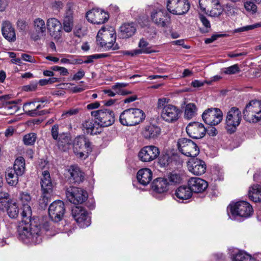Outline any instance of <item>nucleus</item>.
<instances>
[{
	"mask_svg": "<svg viewBox=\"0 0 261 261\" xmlns=\"http://www.w3.org/2000/svg\"><path fill=\"white\" fill-rule=\"evenodd\" d=\"M20 198L23 204V210L21 213L22 220L18 230L19 238L25 243L39 244L42 240L40 228L30 224L32 210L29 203L31 197L28 193H22Z\"/></svg>",
	"mask_w": 261,
	"mask_h": 261,
	"instance_id": "obj_1",
	"label": "nucleus"
},
{
	"mask_svg": "<svg viewBox=\"0 0 261 261\" xmlns=\"http://www.w3.org/2000/svg\"><path fill=\"white\" fill-rule=\"evenodd\" d=\"M169 98H159L157 102V108L160 111L161 118L164 121L173 123L179 119L181 111L178 107L169 103Z\"/></svg>",
	"mask_w": 261,
	"mask_h": 261,
	"instance_id": "obj_2",
	"label": "nucleus"
},
{
	"mask_svg": "<svg viewBox=\"0 0 261 261\" xmlns=\"http://www.w3.org/2000/svg\"><path fill=\"white\" fill-rule=\"evenodd\" d=\"M116 34L114 30H106L102 27L98 32L96 41L98 43L106 50H117L119 45L116 43Z\"/></svg>",
	"mask_w": 261,
	"mask_h": 261,
	"instance_id": "obj_3",
	"label": "nucleus"
},
{
	"mask_svg": "<svg viewBox=\"0 0 261 261\" xmlns=\"http://www.w3.org/2000/svg\"><path fill=\"white\" fill-rule=\"evenodd\" d=\"M145 115L142 110L130 108L123 111L119 116V121L124 126H134L144 119Z\"/></svg>",
	"mask_w": 261,
	"mask_h": 261,
	"instance_id": "obj_4",
	"label": "nucleus"
},
{
	"mask_svg": "<svg viewBox=\"0 0 261 261\" xmlns=\"http://www.w3.org/2000/svg\"><path fill=\"white\" fill-rule=\"evenodd\" d=\"M228 215L230 218V214L232 219L237 217L248 218L253 213L252 206L247 201H240L234 204H230L227 207Z\"/></svg>",
	"mask_w": 261,
	"mask_h": 261,
	"instance_id": "obj_5",
	"label": "nucleus"
},
{
	"mask_svg": "<svg viewBox=\"0 0 261 261\" xmlns=\"http://www.w3.org/2000/svg\"><path fill=\"white\" fill-rule=\"evenodd\" d=\"M73 152L75 155L82 159H86L92 152L91 142L85 136H79L73 142Z\"/></svg>",
	"mask_w": 261,
	"mask_h": 261,
	"instance_id": "obj_6",
	"label": "nucleus"
},
{
	"mask_svg": "<svg viewBox=\"0 0 261 261\" xmlns=\"http://www.w3.org/2000/svg\"><path fill=\"white\" fill-rule=\"evenodd\" d=\"M244 119L249 122H257L261 119V101L252 100L243 111Z\"/></svg>",
	"mask_w": 261,
	"mask_h": 261,
	"instance_id": "obj_7",
	"label": "nucleus"
},
{
	"mask_svg": "<svg viewBox=\"0 0 261 261\" xmlns=\"http://www.w3.org/2000/svg\"><path fill=\"white\" fill-rule=\"evenodd\" d=\"M47 101L45 98L34 99L32 101L24 103L23 110L27 114L32 117L45 114L47 112L46 111H39V110L44 108V105L42 104Z\"/></svg>",
	"mask_w": 261,
	"mask_h": 261,
	"instance_id": "obj_8",
	"label": "nucleus"
},
{
	"mask_svg": "<svg viewBox=\"0 0 261 261\" xmlns=\"http://www.w3.org/2000/svg\"><path fill=\"white\" fill-rule=\"evenodd\" d=\"M179 151L186 156L195 157L199 153V149L196 144L190 139H179L177 143Z\"/></svg>",
	"mask_w": 261,
	"mask_h": 261,
	"instance_id": "obj_9",
	"label": "nucleus"
},
{
	"mask_svg": "<svg viewBox=\"0 0 261 261\" xmlns=\"http://www.w3.org/2000/svg\"><path fill=\"white\" fill-rule=\"evenodd\" d=\"M92 116L95 118L99 126L107 127L111 125L115 121L113 112L108 110H99L91 112Z\"/></svg>",
	"mask_w": 261,
	"mask_h": 261,
	"instance_id": "obj_10",
	"label": "nucleus"
},
{
	"mask_svg": "<svg viewBox=\"0 0 261 261\" xmlns=\"http://www.w3.org/2000/svg\"><path fill=\"white\" fill-rule=\"evenodd\" d=\"M242 115L240 110L237 107H232L228 112L226 118V128L230 134L234 132L240 124Z\"/></svg>",
	"mask_w": 261,
	"mask_h": 261,
	"instance_id": "obj_11",
	"label": "nucleus"
},
{
	"mask_svg": "<svg viewBox=\"0 0 261 261\" xmlns=\"http://www.w3.org/2000/svg\"><path fill=\"white\" fill-rule=\"evenodd\" d=\"M190 4L188 0H168L167 9L171 13L175 15H184L190 9Z\"/></svg>",
	"mask_w": 261,
	"mask_h": 261,
	"instance_id": "obj_12",
	"label": "nucleus"
},
{
	"mask_svg": "<svg viewBox=\"0 0 261 261\" xmlns=\"http://www.w3.org/2000/svg\"><path fill=\"white\" fill-rule=\"evenodd\" d=\"M150 17L152 21L158 27H167L170 23V17L164 9L157 8L152 10Z\"/></svg>",
	"mask_w": 261,
	"mask_h": 261,
	"instance_id": "obj_13",
	"label": "nucleus"
},
{
	"mask_svg": "<svg viewBox=\"0 0 261 261\" xmlns=\"http://www.w3.org/2000/svg\"><path fill=\"white\" fill-rule=\"evenodd\" d=\"M68 200L74 204H81L86 200L88 194L86 191L76 187H70L66 191Z\"/></svg>",
	"mask_w": 261,
	"mask_h": 261,
	"instance_id": "obj_14",
	"label": "nucleus"
},
{
	"mask_svg": "<svg viewBox=\"0 0 261 261\" xmlns=\"http://www.w3.org/2000/svg\"><path fill=\"white\" fill-rule=\"evenodd\" d=\"M202 117L205 123L210 125H216L220 123L223 118V113L218 108H210L205 110Z\"/></svg>",
	"mask_w": 261,
	"mask_h": 261,
	"instance_id": "obj_15",
	"label": "nucleus"
},
{
	"mask_svg": "<svg viewBox=\"0 0 261 261\" xmlns=\"http://www.w3.org/2000/svg\"><path fill=\"white\" fill-rule=\"evenodd\" d=\"M72 215L79 226L85 228L91 224V218L88 212L80 206H75L72 210Z\"/></svg>",
	"mask_w": 261,
	"mask_h": 261,
	"instance_id": "obj_16",
	"label": "nucleus"
},
{
	"mask_svg": "<svg viewBox=\"0 0 261 261\" xmlns=\"http://www.w3.org/2000/svg\"><path fill=\"white\" fill-rule=\"evenodd\" d=\"M160 151L154 145L143 147L138 153L139 159L143 162H150L159 156Z\"/></svg>",
	"mask_w": 261,
	"mask_h": 261,
	"instance_id": "obj_17",
	"label": "nucleus"
},
{
	"mask_svg": "<svg viewBox=\"0 0 261 261\" xmlns=\"http://www.w3.org/2000/svg\"><path fill=\"white\" fill-rule=\"evenodd\" d=\"M65 212L64 202L61 200H56L50 204L48 208L50 218L54 222L62 220Z\"/></svg>",
	"mask_w": 261,
	"mask_h": 261,
	"instance_id": "obj_18",
	"label": "nucleus"
},
{
	"mask_svg": "<svg viewBox=\"0 0 261 261\" xmlns=\"http://www.w3.org/2000/svg\"><path fill=\"white\" fill-rule=\"evenodd\" d=\"M87 20L94 24H102L107 21L109 15L100 9H92L87 12L86 15Z\"/></svg>",
	"mask_w": 261,
	"mask_h": 261,
	"instance_id": "obj_19",
	"label": "nucleus"
},
{
	"mask_svg": "<svg viewBox=\"0 0 261 261\" xmlns=\"http://www.w3.org/2000/svg\"><path fill=\"white\" fill-rule=\"evenodd\" d=\"M41 187L42 192V197L44 202H47L48 196L52 193L53 184L51 180L50 174L47 170L42 172V177L41 179Z\"/></svg>",
	"mask_w": 261,
	"mask_h": 261,
	"instance_id": "obj_20",
	"label": "nucleus"
},
{
	"mask_svg": "<svg viewBox=\"0 0 261 261\" xmlns=\"http://www.w3.org/2000/svg\"><path fill=\"white\" fill-rule=\"evenodd\" d=\"M186 132L190 137L194 139H200L205 135L206 129L203 124L193 122L187 125Z\"/></svg>",
	"mask_w": 261,
	"mask_h": 261,
	"instance_id": "obj_21",
	"label": "nucleus"
},
{
	"mask_svg": "<svg viewBox=\"0 0 261 261\" xmlns=\"http://www.w3.org/2000/svg\"><path fill=\"white\" fill-rule=\"evenodd\" d=\"M189 171L194 175H201L205 173L206 166L204 161L198 159H193L188 163Z\"/></svg>",
	"mask_w": 261,
	"mask_h": 261,
	"instance_id": "obj_22",
	"label": "nucleus"
},
{
	"mask_svg": "<svg viewBox=\"0 0 261 261\" xmlns=\"http://www.w3.org/2000/svg\"><path fill=\"white\" fill-rule=\"evenodd\" d=\"M68 179L72 184H80L84 179V173L76 165L70 166L67 169Z\"/></svg>",
	"mask_w": 261,
	"mask_h": 261,
	"instance_id": "obj_23",
	"label": "nucleus"
},
{
	"mask_svg": "<svg viewBox=\"0 0 261 261\" xmlns=\"http://www.w3.org/2000/svg\"><path fill=\"white\" fill-rule=\"evenodd\" d=\"M46 25L50 35L55 39H59L62 29L60 21L57 18H50L47 20Z\"/></svg>",
	"mask_w": 261,
	"mask_h": 261,
	"instance_id": "obj_24",
	"label": "nucleus"
},
{
	"mask_svg": "<svg viewBox=\"0 0 261 261\" xmlns=\"http://www.w3.org/2000/svg\"><path fill=\"white\" fill-rule=\"evenodd\" d=\"M34 31L31 33V38L37 40L45 35L46 27L44 21L40 18H36L34 21Z\"/></svg>",
	"mask_w": 261,
	"mask_h": 261,
	"instance_id": "obj_25",
	"label": "nucleus"
},
{
	"mask_svg": "<svg viewBox=\"0 0 261 261\" xmlns=\"http://www.w3.org/2000/svg\"><path fill=\"white\" fill-rule=\"evenodd\" d=\"M188 186L192 192L202 193L208 187L207 182L203 179L199 177H191L188 180Z\"/></svg>",
	"mask_w": 261,
	"mask_h": 261,
	"instance_id": "obj_26",
	"label": "nucleus"
},
{
	"mask_svg": "<svg viewBox=\"0 0 261 261\" xmlns=\"http://www.w3.org/2000/svg\"><path fill=\"white\" fill-rule=\"evenodd\" d=\"M2 32L3 37L9 42H14L16 40L15 29L9 21H5L3 22Z\"/></svg>",
	"mask_w": 261,
	"mask_h": 261,
	"instance_id": "obj_27",
	"label": "nucleus"
},
{
	"mask_svg": "<svg viewBox=\"0 0 261 261\" xmlns=\"http://www.w3.org/2000/svg\"><path fill=\"white\" fill-rule=\"evenodd\" d=\"M5 208L10 218H16L18 216L19 208L16 203L9 202L6 200L0 201V209L4 211Z\"/></svg>",
	"mask_w": 261,
	"mask_h": 261,
	"instance_id": "obj_28",
	"label": "nucleus"
},
{
	"mask_svg": "<svg viewBox=\"0 0 261 261\" xmlns=\"http://www.w3.org/2000/svg\"><path fill=\"white\" fill-rule=\"evenodd\" d=\"M152 178V173L150 169L143 168L137 172V178L138 182L143 186H147L150 183Z\"/></svg>",
	"mask_w": 261,
	"mask_h": 261,
	"instance_id": "obj_29",
	"label": "nucleus"
},
{
	"mask_svg": "<svg viewBox=\"0 0 261 261\" xmlns=\"http://www.w3.org/2000/svg\"><path fill=\"white\" fill-rule=\"evenodd\" d=\"M169 182L167 178H158L152 184V190L158 193H164L168 190Z\"/></svg>",
	"mask_w": 261,
	"mask_h": 261,
	"instance_id": "obj_30",
	"label": "nucleus"
},
{
	"mask_svg": "<svg viewBox=\"0 0 261 261\" xmlns=\"http://www.w3.org/2000/svg\"><path fill=\"white\" fill-rule=\"evenodd\" d=\"M119 31L120 37L126 39L135 34L136 27L134 23H125L120 27Z\"/></svg>",
	"mask_w": 261,
	"mask_h": 261,
	"instance_id": "obj_31",
	"label": "nucleus"
},
{
	"mask_svg": "<svg viewBox=\"0 0 261 261\" xmlns=\"http://www.w3.org/2000/svg\"><path fill=\"white\" fill-rule=\"evenodd\" d=\"M142 133L144 137L146 139H154L160 134L161 129L156 125L149 124L144 127Z\"/></svg>",
	"mask_w": 261,
	"mask_h": 261,
	"instance_id": "obj_32",
	"label": "nucleus"
},
{
	"mask_svg": "<svg viewBox=\"0 0 261 261\" xmlns=\"http://www.w3.org/2000/svg\"><path fill=\"white\" fill-rule=\"evenodd\" d=\"M82 125L83 129L86 130L87 134L96 135L100 132V130H99V125L96 120L94 121L93 119H89L86 120Z\"/></svg>",
	"mask_w": 261,
	"mask_h": 261,
	"instance_id": "obj_33",
	"label": "nucleus"
},
{
	"mask_svg": "<svg viewBox=\"0 0 261 261\" xmlns=\"http://www.w3.org/2000/svg\"><path fill=\"white\" fill-rule=\"evenodd\" d=\"M63 29L67 32H70L73 27V12L71 9H68L65 14L63 20Z\"/></svg>",
	"mask_w": 261,
	"mask_h": 261,
	"instance_id": "obj_34",
	"label": "nucleus"
},
{
	"mask_svg": "<svg viewBox=\"0 0 261 261\" xmlns=\"http://www.w3.org/2000/svg\"><path fill=\"white\" fill-rule=\"evenodd\" d=\"M175 195L179 199L187 200L191 197L192 192L189 186H180L176 190Z\"/></svg>",
	"mask_w": 261,
	"mask_h": 261,
	"instance_id": "obj_35",
	"label": "nucleus"
},
{
	"mask_svg": "<svg viewBox=\"0 0 261 261\" xmlns=\"http://www.w3.org/2000/svg\"><path fill=\"white\" fill-rule=\"evenodd\" d=\"M249 198L255 202L261 201V186L258 185L252 186L248 192Z\"/></svg>",
	"mask_w": 261,
	"mask_h": 261,
	"instance_id": "obj_36",
	"label": "nucleus"
},
{
	"mask_svg": "<svg viewBox=\"0 0 261 261\" xmlns=\"http://www.w3.org/2000/svg\"><path fill=\"white\" fill-rule=\"evenodd\" d=\"M232 261H255L250 254L243 250H239L232 254Z\"/></svg>",
	"mask_w": 261,
	"mask_h": 261,
	"instance_id": "obj_37",
	"label": "nucleus"
},
{
	"mask_svg": "<svg viewBox=\"0 0 261 261\" xmlns=\"http://www.w3.org/2000/svg\"><path fill=\"white\" fill-rule=\"evenodd\" d=\"M17 173L12 168L7 169L6 172V179L8 184L10 186H16L18 182V176Z\"/></svg>",
	"mask_w": 261,
	"mask_h": 261,
	"instance_id": "obj_38",
	"label": "nucleus"
},
{
	"mask_svg": "<svg viewBox=\"0 0 261 261\" xmlns=\"http://www.w3.org/2000/svg\"><path fill=\"white\" fill-rule=\"evenodd\" d=\"M25 160L22 156L17 158L14 162L13 169L17 173V175H22L25 172Z\"/></svg>",
	"mask_w": 261,
	"mask_h": 261,
	"instance_id": "obj_39",
	"label": "nucleus"
},
{
	"mask_svg": "<svg viewBox=\"0 0 261 261\" xmlns=\"http://www.w3.org/2000/svg\"><path fill=\"white\" fill-rule=\"evenodd\" d=\"M197 108L193 103H189L186 105L184 117L187 119H190L195 117L197 114Z\"/></svg>",
	"mask_w": 261,
	"mask_h": 261,
	"instance_id": "obj_40",
	"label": "nucleus"
},
{
	"mask_svg": "<svg viewBox=\"0 0 261 261\" xmlns=\"http://www.w3.org/2000/svg\"><path fill=\"white\" fill-rule=\"evenodd\" d=\"M148 42L144 38H141L138 43V47L139 49H137L141 51V54H150L154 53L155 51L153 50L151 47L148 46Z\"/></svg>",
	"mask_w": 261,
	"mask_h": 261,
	"instance_id": "obj_41",
	"label": "nucleus"
},
{
	"mask_svg": "<svg viewBox=\"0 0 261 261\" xmlns=\"http://www.w3.org/2000/svg\"><path fill=\"white\" fill-rule=\"evenodd\" d=\"M212 6V8L210 11V15L214 17L220 15L222 12V8L219 0H218V3H214Z\"/></svg>",
	"mask_w": 261,
	"mask_h": 261,
	"instance_id": "obj_42",
	"label": "nucleus"
},
{
	"mask_svg": "<svg viewBox=\"0 0 261 261\" xmlns=\"http://www.w3.org/2000/svg\"><path fill=\"white\" fill-rule=\"evenodd\" d=\"M37 135L35 133H31L25 135L23 137V142L28 146L33 145L36 142Z\"/></svg>",
	"mask_w": 261,
	"mask_h": 261,
	"instance_id": "obj_43",
	"label": "nucleus"
},
{
	"mask_svg": "<svg viewBox=\"0 0 261 261\" xmlns=\"http://www.w3.org/2000/svg\"><path fill=\"white\" fill-rule=\"evenodd\" d=\"M253 0L246 1L244 3L245 10L251 14H254L257 12V7Z\"/></svg>",
	"mask_w": 261,
	"mask_h": 261,
	"instance_id": "obj_44",
	"label": "nucleus"
},
{
	"mask_svg": "<svg viewBox=\"0 0 261 261\" xmlns=\"http://www.w3.org/2000/svg\"><path fill=\"white\" fill-rule=\"evenodd\" d=\"M240 71V68L238 64H234L228 67L223 68L221 72L225 74H234Z\"/></svg>",
	"mask_w": 261,
	"mask_h": 261,
	"instance_id": "obj_45",
	"label": "nucleus"
},
{
	"mask_svg": "<svg viewBox=\"0 0 261 261\" xmlns=\"http://www.w3.org/2000/svg\"><path fill=\"white\" fill-rule=\"evenodd\" d=\"M109 56V55L108 54H94L90 56H88L86 57V60L84 61H83V63H90L93 62L94 60L98 59L99 58H107Z\"/></svg>",
	"mask_w": 261,
	"mask_h": 261,
	"instance_id": "obj_46",
	"label": "nucleus"
},
{
	"mask_svg": "<svg viewBox=\"0 0 261 261\" xmlns=\"http://www.w3.org/2000/svg\"><path fill=\"white\" fill-rule=\"evenodd\" d=\"M259 27H261V22H259L253 24L248 25L245 27L239 28L234 30V32L239 33L248 31L249 30H253L254 29Z\"/></svg>",
	"mask_w": 261,
	"mask_h": 261,
	"instance_id": "obj_47",
	"label": "nucleus"
},
{
	"mask_svg": "<svg viewBox=\"0 0 261 261\" xmlns=\"http://www.w3.org/2000/svg\"><path fill=\"white\" fill-rule=\"evenodd\" d=\"M128 86V84L126 83H116L112 86V89L114 90L117 94L120 95L123 88Z\"/></svg>",
	"mask_w": 261,
	"mask_h": 261,
	"instance_id": "obj_48",
	"label": "nucleus"
},
{
	"mask_svg": "<svg viewBox=\"0 0 261 261\" xmlns=\"http://www.w3.org/2000/svg\"><path fill=\"white\" fill-rule=\"evenodd\" d=\"M168 181L170 184L179 183L181 181V178L179 175L176 173H171L167 176Z\"/></svg>",
	"mask_w": 261,
	"mask_h": 261,
	"instance_id": "obj_49",
	"label": "nucleus"
},
{
	"mask_svg": "<svg viewBox=\"0 0 261 261\" xmlns=\"http://www.w3.org/2000/svg\"><path fill=\"white\" fill-rule=\"evenodd\" d=\"M214 3H218V0H199V5L200 9L206 11V7L209 5H213Z\"/></svg>",
	"mask_w": 261,
	"mask_h": 261,
	"instance_id": "obj_50",
	"label": "nucleus"
},
{
	"mask_svg": "<svg viewBox=\"0 0 261 261\" xmlns=\"http://www.w3.org/2000/svg\"><path fill=\"white\" fill-rule=\"evenodd\" d=\"M58 144L61 146H65L70 143V139L68 136L65 134H61L58 137Z\"/></svg>",
	"mask_w": 261,
	"mask_h": 261,
	"instance_id": "obj_51",
	"label": "nucleus"
},
{
	"mask_svg": "<svg viewBox=\"0 0 261 261\" xmlns=\"http://www.w3.org/2000/svg\"><path fill=\"white\" fill-rule=\"evenodd\" d=\"M199 19L202 22L203 26L205 27V30L203 31V32H208V29L211 27V24L209 20L203 15H199Z\"/></svg>",
	"mask_w": 261,
	"mask_h": 261,
	"instance_id": "obj_52",
	"label": "nucleus"
},
{
	"mask_svg": "<svg viewBox=\"0 0 261 261\" xmlns=\"http://www.w3.org/2000/svg\"><path fill=\"white\" fill-rule=\"evenodd\" d=\"M51 69L53 71H59L60 72V75L63 76H66L69 74L68 70L67 68L60 67L58 66H54L51 67Z\"/></svg>",
	"mask_w": 261,
	"mask_h": 261,
	"instance_id": "obj_53",
	"label": "nucleus"
},
{
	"mask_svg": "<svg viewBox=\"0 0 261 261\" xmlns=\"http://www.w3.org/2000/svg\"><path fill=\"white\" fill-rule=\"evenodd\" d=\"M169 156L167 154L162 155L159 157V163L161 167H164L168 164Z\"/></svg>",
	"mask_w": 261,
	"mask_h": 261,
	"instance_id": "obj_54",
	"label": "nucleus"
},
{
	"mask_svg": "<svg viewBox=\"0 0 261 261\" xmlns=\"http://www.w3.org/2000/svg\"><path fill=\"white\" fill-rule=\"evenodd\" d=\"M66 57L70 61L69 64H81L83 63V61L79 58H74L73 56L67 55Z\"/></svg>",
	"mask_w": 261,
	"mask_h": 261,
	"instance_id": "obj_55",
	"label": "nucleus"
},
{
	"mask_svg": "<svg viewBox=\"0 0 261 261\" xmlns=\"http://www.w3.org/2000/svg\"><path fill=\"white\" fill-rule=\"evenodd\" d=\"M78 112H79V110L77 109H70V110L63 113L62 115V117L63 118H65L67 116L76 115L77 114Z\"/></svg>",
	"mask_w": 261,
	"mask_h": 261,
	"instance_id": "obj_56",
	"label": "nucleus"
},
{
	"mask_svg": "<svg viewBox=\"0 0 261 261\" xmlns=\"http://www.w3.org/2000/svg\"><path fill=\"white\" fill-rule=\"evenodd\" d=\"M85 74L84 71L83 69H80L74 74L72 80L74 81L80 80L84 76Z\"/></svg>",
	"mask_w": 261,
	"mask_h": 261,
	"instance_id": "obj_57",
	"label": "nucleus"
},
{
	"mask_svg": "<svg viewBox=\"0 0 261 261\" xmlns=\"http://www.w3.org/2000/svg\"><path fill=\"white\" fill-rule=\"evenodd\" d=\"M59 126L54 125L51 128V135L54 139L57 140L59 136L58 135Z\"/></svg>",
	"mask_w": 261,
	"mask_h": 261,
	"instance_id": "obj_58",
	"label": "nucleus"
},
{
	"mask_svg": "<svg viewBox=\"0 0 261 261\" xmlns=\"http://www.w3.org/2000/svg\"><path fill=\"white\" fill-rule=\"evenodd\" d=\"M224 34H215L212 36L210 38H207L205 40L204 42L206 44L211 43L216 40L218 38L223 36Z\"/></svg>",
	"mask_w": 261,
	"mask_h": 261,
	"instance_id": "obj_59",
	"label": "nucleus"
},
{
	"mask_svg": "<svg viewBox=\"0 0 261 261\" xmlns=\"http://www.w3.org/2000/svg\"><path fill=\"white\" fill-rule=\"evenodd\" d=\"M139 54H141V51L137 49L130 51L125 50L123 51L124 55L130 56L132 57H134Z\"/></svg>",
	"mask_w": 261,
	"mask_h": 261,
	"instance_id": "obj_60",
	"label": "nucleus"
},
{
	"mask_svg": "<svg viewBox=\"0 0 261 261\" xmlns=\"http://www.w3.org/2000/svg\"><path fill=\"white\" fill-rule=\"evenodd\" d=\"M21 58L22 59L27 62H29L30 63H35L36 60L34 57L32 56L25 54H23L21 55Z\"/></svg>",
	"mask_w": 261,
	"mask_h": 261,
	"instance_id": "obj_61",
	"label": "nucleus"
},
{
	"mask_svg": "<svg viewBox=\"0 0 261 261\" xmlns=\"http://www.w3.org/2000/svg\"><path fill=\"white\" fill-rule=\"evenodd\" d=\"M17 28L19 29H20L22 31H24L25 30L27 24H26V22L24 20H23L22 19L18 20L17 21Z\"/></svg>",
	"mask_w": 261,
	"mask_h": 261,
	"instance_id": "obj_62",
	"label": "nucleus"
},
{
	"mask_svg": "<svg viewBox=\"0 0 261 261\" xmlns=\"http://www.w3.org/2000/svg\"><path fill=\"white\" fill-rule=\"evenodd\" d=\"M37 87V83H33L24 86L23 89L26 91H33L36 90Z\"/></svg>",
	"mask_w": 261,
	"mask_h": 261,
	"instance_id": "obj_63",
	"label": "nucleus"
},
{
	"mask_svg": "<svg viewBox=\"0 0 261 261\" xmlns=\"http://www.w3.org/2000/svg\"><path fill=\"white\" fill-rule=\"evenodd\" d=\"M8 0H0V11H5L8 5Z\"/></svg>",
	"mask_w": 261,
	"mask_h": 261,
	"instance_id": "obj_64",
	"label": "nucleus"
}]
</instances>
